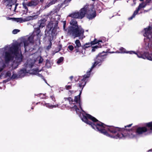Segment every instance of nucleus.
<instances>
[{
	"label": "nucleus",
	"instance_id": "obj_23",
	"mask_svg": "<svg viewBox=\"0 0 152 152\" xmlns=\"http://www.w3.org/2000/svg\"><path fill=\"white\" fill-rule=\"evenodd\" d=\"M119 51L117 50L115 52L117 53H129L130 51H126V49L123 47L119 49Z\"/></svg>",
	"mask_w": 152,
	"mask_h": 152
},
{
	"label": "nucleus",
	"instance_id": "obj_30",
	"mask_svg": "<svg viewBox=\"0 0 152 152\" xmlns=\"http://www.w3.org/2000/svg\"><path fill=\"white\" fill-rule=\"evenodd\" d=\"M146 4L144 5L143 3L140 4L138 7L137 8L139 9L140 10L142 8H143L145 7Z\"/></svg>",
	"mask_w": 152,
	"mask_h": 152
},
{
	"label": "nucleus",
	"instance_id": "obj_51",
	"mask_svg": "<svg viewBox=\"0 0 152 152\" xmlns=\"http://www.w3.org/2000/svg\"><path fill=\"white\" fill-rule=\"evenodd\" d=\"M41 95H42L43 96L42 97H41V98H42V99H44V98H45V96L44 94H40V95H39V96H40Z\"/></svg>",
	"mask_w": 152,
	"mask_h": 152
},
{
	"label": "nucleus",
	"instance_id": "obj_20",
	"mask_svg": "<svg viewBox=\"0 0 152 152\" xmlns=\"http://www.w3.org/2000/svg\"><path fill=\"white\" fill-rule=\"evenodd\" d=\"M94 62L93 64V65L91 67V68L90 69V70L88 71L87 72H89L90 74H91V72L92 71L93 69L98 64H99V63L96 59H94Z\"/></svg>",
	"mask_w": 152,
	"mask_h": 152
},
{
	"label": "nucleus",
	"instance_id": "obj_2",
	"mask_svg": "<svg viewBox=\"0 0 152 152\" xmlns=\"http://www.w3.org/2000/svg\"><path fill=\"white\" fill-rule=\"evenodd\" d=\"M70 23L71 26H68L67 29H66V21H63V29L65 31H67V35L74 37H77L83 35L84 32V29L81 26H78L77 22L76 20H71Z\"/></svg>",
	"mask_w": 152,
	"mask_h": 152
},
{
	"label": "nucleus",
	"instance_id": "obj_33",
	"mask_svg": "<svg viewBox=\"0 0 152 152\" xmlns=\"http://www.w3.org/2000/svg\"><path fill=\"white\" fill-rule=\"evenodd\" d=\"M64 59V58L63 57H60L59 59H58L57 61V63L58 64H60L63 61Z\"/></svg>",
	"mask_w": 152,
	"mask_h": 152
},
{
	"label": "nucleus",
	"instance_id": "obj_58",
	"mask_svg": "<svg viewBox=\"0 0 152 152\" xmlns=\"http://www.w3.org/2000/svg\"><path fill=\"white\" fill-rule=\"evenodd\" d=\"M69 91L70 92H71V93H73L74 92H76V91H70V90Z\"/></svg>",
	"mask_w": 152,
	"mask_h": 152
},
{
	"label": "nucleus",
	"instance_id": "obj_19",
	"mask_svg": "<svg viewBox=\"0 0 152 152\" xmlns=\"http://www.w3.org/2000/svg\"><path fill=\"white\" fill-rule=\"evenodd\" d=\"M27 72V71L26 69H21L20 71L19 72L18 74V77H23L24 75Z\"/></svg>",
	"mask_w": 152,
	"mask_h": 152
},
{
	"label": "nucleus",
	"instance_id": "obj_63",
	"mask_svg": "<svg viewBox=\"0 0 152 152\" xmlns=\"http://www.w3.org/2000/svg\"><path fill=\"white\" fill-rule=\"evenodd\" d=\"M150 151H151V152L152 151V149H151L149 150L148 151V152H150Z\"/></svg>",
	"mask_w": 152,
	"mask_h": 152
},
{
	"label": "nucleus",
	"instance_id": "obj_27",
	"mask_svg": "<svg viewBox=\"0 0 152 152\" xmlns=\"http://www.w3.org/2000/svg\"><path fill=\"white\" fill-rule=\"evenodd\" d=\"M58 11L57 8H55L53 9L52 11H50L49 13L48 14V15H52L55 14V13H57V12Z\"/></svg>",
	"mask_w": 152,
	"mask_h": 152
},
{
	"label": "nucleus",
	"instance_id": "obj_7",
	"mask_svg": "<svg viewBox=\"0 0 152 152\" xmlns=\"http://www.w3.org/2000/svg\"><path fill=\"white\" fill-rule=\"evenodd\" d=\"M129 54H136L139 58L144 59L147 58L149 60L152 61V54H149L148 52H145L143 53H141L139 52L136 53L134 51H130Z\"/></svg>",
	"mask_w": 152,
	"mask_h": 152
},
{
	"label": "nucleus",
	"instance_id": "obj_8",
	"mask_svg": "<svg viewBox=\"0 0 152 152\" xmlns=\"http://www.w3.org/2000/svg\"><path fill=\"white\" fill-rule=\"evenodd\" d=\"M22 44V43L21 42L14 44L10 48L9 51L14 56H16L19 54V48Z\"/></svg>",
	"mask_w": 152,
	"mask_h": 152
},
{
	"label": "nucleus",
	"instance_id": "obj_60",
	"mask_svg": "<svg viewBox=\"0 0 152 152\" xmlns=\"http://www.w3.org/2000/svg\"><path fill=\"white\" fill-rule=\"evenodd\" d=\"M3 69V68L0 67V72H1Z\"/></svg>",
	"mask_w": 152,
	"mask_h": 152
},
{
	"label": "nucleus",
	"instance_id": "obj_32",
	"mask_svg": "<svg viewBox=\"0 0 152 152\" xmlns=\"http://www.w3.org/2000/svg\"><path fill=\"white\" fill-rule=\"evenodd\" d=\"M46 106L47 107H49V108H52L53 107H56V105H50L49 104H46Z\"/></svg>",
	"mask_w": 152,
	"mask_h": 152
},
{
	"label": "nucleus",
	"instance_id": "obj_16",
	"mask_svg": "<svg viewBox=\"0 0 152 152\" xmlns=\"http://www.w3.org/2000/svg\"><path fill=\"white\" fill-rule=\"evenodd\" d=\"M148 129L145 126L138 127L136 130V132L139 134H142L148 132Z\"/></svg>",
	"mask_w": 152,
	"mask_h": 152
},
{
	"label": "nucleus",
	"instance_id": "obj_62",
	"mask_svg": "<svg viewBox=\"0 0 152 152\" xmlns=\"http://www.w3.org/2000/svg\"><path fill=\"white\" fill-rule=\"evenodd\" d=\"M17 5H17V4H16L15 5V9H14V11H15V10H16V8H17Z\"/></svg>",
	"mask_w": 152,
	"mask_h": 152
},
{
	"label": "nucleus",
	"instance_id": "obj_55",
	"mask_svg": "<svg viewBox=\"0 0 152 152\" xmlns=\"http://www.w3.org/2000/svg\"><path fill=\"white\" fill-rule=\"evenodd\" d=\"M39 2H40L42 4H43L44 2V0H39Z\"/></svg>",
	"mask_w": 152,
	"mask_h": 152
},
{
	"label": "nucleus",
	"instance_id": "obj_29",
	"mask_svg": "<svg viewBox=\"0 0 152 152\" xmlns=\"http://www.w3.org/2000/svg\"><path fill=\"white\" fill-rule=\"evenodd\" d=\"M48 40L49 41V45L47 47V48H46L48 50H49L50 48H51L52 45V42H51V41L52 40H50V39H49V38L48 39Z\"/></svg>",
	"mask_w": 152,
	"mask_h": 152
},
{
	"label": "nucleus",
	"instance_id": "obj_38",
	"mask_svg": "<svg viewBox=\"0 0 152 152\" xmlns=\"http://www.w3.org/2000/svg\"><path fill=\"white\" fill-rule=\"evenodd\" d=\"M74 48L73 46L72 45H69L68 46V48L70 51H72L73 50Z\"/></svg>",
	"mask_w": 152,
	"mask_h": 152
},
{
	"label": "nucleus",
	"instance_id": "obj_5",
	"mask_svg": "<svg viewBox=\"0 0 152 152\" xmlns=\"http://www.w3.org/2000/svg\"><path fill=\"white\" fill-rule=\"evenodd\" d=\"M88 6L86 5L81 9L79 12H75L71 14L69 16L75 18L82 19L85 15L88 10Z\"/></svg>",
	"mask_w": 152,
	"mask_h": 152
},
{
	"label": "nucleus",
	"instance_id": "obj_31",
	"mask_svg": "<svg viewBox=\"0 0 152 152\" xmlns=\"http://www.w3.org/2000/svg\"><path fill=\"white\" fill-rule=\"evenodd\" d=\"M62 47V46L61 45L59 44V45H58L56 49V52H58L60 51L61 50Z\"/></svg>",
	"mask_w": 152,
	"mask_h": 152
},
{
	"label": "nucleus",
	"instance_id": "obj_61",
	"mask_svg": "<svg viewBox=\"0 0 152 152\" xmlns=\"http://www.w3.org/2000/svg\"><path fill=\"white\" fill-rule=\"evenodd\" d=\"M5 64H4L3 65L2 68H3V69H4L5 68Z\"/></svg>",
	"mask_w": 152,
	"mask_h": 152
},
{
	"label": "nucleus",
	"instance_id": "obj_14",
	"mask_svg": "<svg viewBox=\"0 0 152 152\" xmlns=\"http://www.w3.org/2000/svg\"><path fill=\"white\" fill-rule=\"evenodd\" d=\"M13 54L10 52L6 51L5 53L4 59L6 62H8L12 60L13 58Z\"/></svg>",
	"mask_w": 152,
	"mask_h": 152
},
{
	"label": "nucleus",
	"instance_id": "obj_22",
	"mask_svg": "<svg viewBox=\"0 0 152 152\" xmlns=\"http://www.w3.org/2000/svg\"><path fill=\"white\" fill-rule=\"evenodd\" d=\"M145 126L148 129V131H152V121L146 123Z\"/></svg>",
	"mask_w": 152,
	"mask_h": 152
},
{
	"label": "nucleus",
	"instance_id": "obj_39",
	"mask_svg": "<svg viewBox=\"0 0 152 152\" xmlns=\"http://www.w3.org/2000/svg\"><path fill=\"white\" fill-rule=\"evenodd\" d=\"M86 43L85 45H84L83 46H82L81 48L82 49H86L87 48H85L86 47H88L89 45H86V44L87 43Z\"/></svg>",
	"mask_w": 152,
	"mask_h": 152
},
{
	"label": "nucleus",
	"instance_id": "obj_42",
	"mask_svg": "<svg viewBox=\"0 0 152 152\" xmlns=\"http://www.w3.org/2000/svg\"><path fill=\"white\" fill-rule=\"evenodd\" d=\"M51 5V4L50 3H47L46 5L45 6L44 9L48 8Z\"/></svg>",
	"mask_w": 152,
	"mask_h": 152
},
{
	"label": "nucleus",
	"instance_id": "obj_17",
	"mask_svg": "<svg viewBox=\"0 0 152 152\" xmlns=\"http://www.w3.org/2000/svg\"><path fill=\"white\" fill-rule=\"evenodd\" d=\"M100 42L102 43V40H97L96 39H95L94 40L91 41V42H88L87 43L86 45H89L88 47H86V48H88L92 46V45H94L97 43L98 44V45H99L100 44Z\"/></svg>",
	"mask_w": 152,
	"mask_h": 152
},
{
	"label": "nucleus",
	"instance_id": "obj_53",
	"mask_svg": "<svg viewBox=\"0 0 152 152\" xmlns=\"http://www.w3.org/2000/svg\"><path fill=\"white\" fill-rule=\"evenodd\" d=\"M73 108L75 109L76 110H78L77 108V106L76 105H75L73 107Z\"/></svg>",
	"mask_w": 152,
	"mask_h": 152
},
{
	"label": "nucleus",
	"instance_id": "obj_47",
	"mask_svg": "<svg viewBox=\"0 0 152 152\" xmlns=\"http://www.w3.org/2000/svg\"><path fill=\"white\" fill-rule=\"evenodd\" d=\"M50 98H51L52 99L53 101H55V98L54 96H53V95L50 96Z\"/></svg>",
	"mask_w": 152,
	"mask_h": 152
},
{
	"label": "nucleus",
	"instance_id": "obj_64",
	"mask_svg": "<svg viewBox=\"0 0 152 152\" xmlns=\"http://www.w3.org/2000/svg\"><path fill=\"white\" fill-rule=\"evenodd\" d=\"M35 71L36 72H39V71H38V69H36V70H35Z\"/></svg>",
	"mask_w": 152,
	"mask_h": 152
},
{
	"label": "nucleus",
	"instance_id": "obj_3",
	"mask_svg": "<svg viewBox=\"0 0 152 152\" xmlns=\"http://www.w3.org/2000/svg\"><path fill=\"white\" fill-rule=\"evenodd\" d=\"M106 130L107 134L105 135L116 139L125 138L130 130V129L109 125H107Z\"/></svg>",
	"mask_w": 152,
	"mask_h": 152
},
{
	"label": "nucleus",
	"instance_id": "obj_4",
	"mask_svg": "<svg viewBox=\"0 0 152 152\" xmlns=\"http://www.w3.org/2000/svg\"><path fill=\"white\" fill-rule=\"evenodd\" d=\"M53 22H50L47 26V34H48V37L50 40H52L53 39V37L56 36L57 34V29L58 28V23L57 22L53 25Z\"/></svg>",
	"mask_w": 152,
	"mask_h": 152
},
{
	"label": "nucleus",
	"instance_id": "obj_34",
	"mask_svg": "<svg viewBox=\"0 0 152 152\" xmlns=\"http://www.w3.org/2000/svg\"><path fill=\"white\" fill-rule=\"evenodd\" d=\"M18 76V75H17V74H13L11 76L10 79H14L16 78H17V77Z\"/></svg>",
	"mask_w": 152,
	"mask_h": 152
},
{
	"label": "nucleus",
	"instance_id": "obj_41",
	"mask_svg": "<svg viewBox=\"0 0 152 152\" xmlns=\"http://www.w3.org/2000/svg\"><path fill=\"white\" fill-rule=\"evenodd\" d=\"M102 45H101V44L100 43V44H99V45H96L94 47H93V48H94L95 49H97L99 48H101L102 47Z\"/></svg>",
	"mask_w": 152,
	"mask_h": 152
},
{
	"label": "nucleus",
	"instance_id": "obj_43",
	"mask_svg": "<svg viewBox=\"0 0 152 152\" xmlns=\"http://www.w3.org/2000/svg\"><path fill=\"white\" fill-rule=\"evenodd\" d=\"M67 99V100L70 103L71 102L72 103V102H73V99H72L70 97H68Z\"/></svg>",
	"mask_w": 152,
	"mask_h": 152
},
{
	"label": "nucleus",
	"instance_id": "obj_18",
	"mask_svg": "<svg viewBox=\"0 0 152 152\" xmlns=\"http://www.w3.org/2000/svg\"><path fill=\"white\" fill-rule=\"evenodd\" d=\"M82 93L81 91H80L79 94L77 96H75V97L74 101L77 103H78L79 104L80 107V109H82L81 107V100H80V96Z\"/></svg>",
	"mask_w": 152,
	"mask_h": 152
},
{
	"label": "nucleus",
	"instance_id": "obj_21",
	"mask_svg": "<svg viewBox=\"0 0 152 152\" xmlns=\"http://www.w3.org/2000/svg\"><path fill=\"white\" fill-rule=\"evenodd\" d=\"M34 36L35 35L34 34H32L28 38L27 40H28L30 43L34 44Z\"/></svg>",
	"mask_w": 152,
	"mask_h": 152
},
{
	"label": "nucleus",
	"instance_id": "obj_46",
	"mask_svg": "<svg viewBox=\"0 0 152 152\" xmlns=\"http://www.w3.org/2000/svg\"><path fill=\"white\" fill-rule=\"evenodd\" d=\"M22 5L23 7L25 8V9H27V7L26 6L27 5H26V4H25L24 2H23L22 3Z\"/></svg>",
	"mask_w": 152,
	"mask_h": 152
},
{
	"label": "nucleus",
	"instance_id": "obj_6",
	"mask_svg": "<svg viewBox=\"0 0 152 152\" xmlns=\"http://www.w3.org/2000/svg\"><path fill=\"white\" fill-rule=\"evenodd\" d=\"M46 21V20L45 18L42 19L40 20H39L38 24V26L34 29L33 32L34 34L36 35L37 37H38L39 34L41 32L40 29L41 28H42L44 27L45 25V22Z\"/></svg>",
	"mask_w": 152,
	"mask_h": 152
},
{
	"label": "nucleus",
	"instance_id": "obj_50",
	"mask_svg": "<svg viewBox=\"0 0 152 152\" xmlns=\"http://www.w3.org/2000/svg\"><path fill=\"white\" fill-rule=\"evenodd\" d=\"M132 124H129L128 125H127L126 126H125V128H126L127 127H131L132 126ZM125 129H126V128H125Z\"/></svg>",
	"mask_w": 152,
	"mask_h": 152
},
{
	"label": "nucleus",
	"instance_id": "obj_26",
	"mask_svg": "<svg viewBox=\"0 0 152 152\" xmlns=\"http://www.w3.org/2000/svg\"><path fill=\"white\" fill-rule=\"evenodd\" d=\"M5 2L7 3V6L9 7H12V5H14V4H12V0H4Z\"/></svg>",
	"mask_w": 152,
	"mask_h": 152
},
{
	"label": "nucleus",
	"instance_id": "obj_49",
	"mask_svg": "<svg viewBox=\"0 0 152 152\" xmlns=\"http://www.w3.org/2000/svg\"><path fill=\"white\" fill-rule=\"evenodd\" d=\"M43 59L42 58H40L39 61V64L42 63L43 61Z\"/></svg>",
	"mask_w": 152,
	"mask_h": 152
},
{
	"label": "nucleus",
	"instance_id": "obj_25",
	"mask_svg": "<svg viewBox=\"0 0 152 152\" xmlns=\"http://www.w3.org/2000/svg\"><path fill=\"white\" fill-rule=\"evenodd\" d=\"M23 42L24 44V46L25 48V50L26 51L27 46L29 45L30 43L28 41V40L26 39H24L23 40Z\"/></svg>",
	"mask_w": 152,
	"mask_h": 152
},
{
	"label": "nucleus",
	"instance_id": "obj_59",
	"mask_svg": "<svg viewBox=\"0 0 152 152\" xmlns=\"http://www.w3.org/2000/svg\"><path fill=\"white\" fill-rule=\"evenodd\" d=\"M73 78V76H71L70 77H69V78L71 80H72V79Z\"/></svg>",
	"mask_w": 152,
	"mask_h": 152
},
{
	"label": "nucleus",
	"instance_id": "obj_52",
	"mask_svg": "<svg viewBox=\"0 0 152 152\" xmlns=\"http://www.w3.org/2000/svg\"><path fill=\"white\" fill-rule=\"evenodd\" d=\"M78 84L79 85L78 86L80 87L81 88L82 87H83V83H79Z\"/></svg>",
	"mask_w": 152,
	"mask_h": 152
},
{
	"label": "nucleus",
	"instance_id": "obj_28",
	"mask_svg": "<svg viewBox=\"0 0 152 152\" xmlns=\"http://www.w3.org/2000/svg\"><path fill=\"white\" fill-rule=\"evenodd\" d=\"M33 17L31 16H28L23 19L24 20L23 21L24 22L33 19Z\"/></svg>",
	"mask_w": 152,
	"mask_h": 152
},
{
	"label": "nucleus",
	"instance_id": "obj_45",
	"mask_svg": "<svg viewBox=\"0 0 152 152\" xmlns=\"http://www.w3.org/2000/svg\"><path fill=\"white\" fill-rule=\"evenodd\" d=\"M57 0H52L49 3L50 4H51V5H52V4H55Z\"/></svg>",
	"mask_w": 152,
	"mask_h": 152
},
{
	"label": "nucleus",
	"instance_id": "obj_10",
	"mask_svg": "<svg viewBox=\"0 0 152 152\" xmlns=\"http://www.w3.org/2000/svg\"><path fill=\"white\" fill-rule=\"evenodd\" d=\"M88 10L87 14V18L89 20H92L95 18L96 16V12L93 7H92L90 10H88Z\"/></svg>",
	"mask_w": 152,
	"mask_h": 152
},
{
	"label": "nucleus",
	"instance_id": "obj_15",
	"mask_svg": "<svg viewBox=\"0 0 152 152\" xmlns=\"http://www.w3.org/2000/svg\"><path fill=\"white\" fill-rule=\"evenodd\" d=\"M90 75V72H87L86 74H85L83 76V78L81 80L80 82L81 83H83V87L82 88L81 90L83 89V88L84 87L86 84V79L89 77Z\"/></svg>",
	"mask_w": 152,
	"mask_h": 152
},
{
	"label": "nucleus",
	"instance_id": "obj_9",
	"mask_svg": "<svg viewBox=\"0 0 152 152\" xmlns=\"http://www.w3.org/2000/svg\"><path fill=\"white\" fill-rule=\"evenodd\" d=\"M106 53L107 52H105L104 51H103L102 53H99L95 59L99 63H102L106 58L107 56V54H106Z\"/></svg>",
	"mask_w": 152,
	"mask_h": 152
},
{
	"label": "nucleus",
	"instance_id": "obj_1",
	"mask_svg": "<svg viewBox=\"0 0 152 152\" xmlns=\"http://www.w3.org/2000/svg\"><path fill=\"white\" fill-rule=\"evenodd\" d=\"M81 119L84 122L90 125L93 129L104 135L107 134L106 128L107 125L98 120L94 117L86 113L83 115Z\"/></svg>",
	"mask_w": 152,
	"mask_h": 152
},
{
	"label": "nucleus",
	"instance_id": "obj_12",
	"mask_svg": "<svg viewBox=\"0 0 152 152\" xmlns=\"http://www.w3.org/2000/svg\"><path fill=\"white\" fill-rule=\"evenodd\" d=\"M75 43L76 45L74 46L75 50L76 53L77 52H82L81 44L80 40L77 39L75 40Z\"/></svg>",
	"mask_w": 152,
	"mask_h": 152
},
{
	"label": "nucleus",
	"instance_id": "obj_56",
	"mask_svg": "<svg viewBox=\"0 0 152 152\" xmlns=\"http://www.w3.org/2000/svg\"><path fill=\"white\" fill-rule=\"evenodd\" d=\"M151 0H146V3H150L151 1Z\"/></svg>",
	"mask_w": 152,
	"mask_h": 152
},
{
	"label": "nucleus",
	"instance_id": "obj_54",
	"mask_svg": "<svg viewBox=\"0 0 152 152\" xmlns=\"http://www.w3.org/2000/svg\"><path fill=\"white\" fill-rule=\"evenodd\" d=\"M10 78H9L7 80H4L3 81V82H4V83H6V82H7V81H8L10 80Z\"/></svg>",
	"mask_w": 152,
	"mask_h": 152
},
{
	"label": "nucleus",
	"instance_id": "obj_48",
	"mask_svg": "<svg viewBox=\"0 0 152 152\" xmlns=\"http://www.w3.org/2000/svg\"><path fill=\"white\" fill-rule=\"evenodd\" d=\"M135 16L133 14V15L131 17L129 18H128L129 20H132L133 18H134L135 17Z\"/></svg>",
	"mask_w": 152,
	"mask_h": 152
},
{
	"label": "nucleus",
	"instance_id": "obj_13",
	"mask_svg": "<svg viewBox=\"0 0 152 152\" xmlns=\"http://www.w3.org/2000/svg\"><path fill=\"white\" fill-rule=\"evenodd\" d=\"M39 3V0H31L27 2L26 4L28 7L34 8L38 5Z\"/></svg>",
	"mask_w": 152,
	"mask_h": 152
},
{
	"label": "nucleus",
	"instance_id": "obj_36",
	"mask_svg": "<svg viewBox=\"0 0 152 152\" xmlns=\"http://www.w3.org/2000/svg\"><path fill=\"white\" fill-rule=\"evenodd\" d=\"M20 30L17 29H15L13 30L12 31V33L14 34H17L18 32H19Z\"/></svg>",
	"mask_w": 152,
	"mask_h": 152
},
{
	"label": "nucleus",
	"instance_id": "obj_24",
	"mask_svg": "<svg viewBox=\"0 0 152 152\" xmlns=\"http://www.w3.org/2000/svg\"><path fill=\"white\" fill-rule=\"evenodd\" d=\"M10 19H12L13 20L17 22H19L20 23H22L23 22H24L23 20H24L22 18H10Z\"/></svg>",
	"mask_w": 152,
	"mask_h": 152
},
{
	"label": "nucleus",
	"instance_id": "obj_37",
	"mask_svg": "<svg viewBox=\"0 0 152 152\" xmlns=\"http://www.w3.org/2000/svg\"><path fill=\"white\" fill-rule=\"evenodd\" d=\"M140 10L138 8H137L136 10L134 11L133 15L135 16L137 14Z\"/></svg>",
	"mask_w": 152,
	"mask_h": 152
},
{
	"label": "nucleus",
	"instance_id": "obj_57",
	"mask_svg": "<svg viewBox=\"0 0 152 152\" xmlns=\"http://www.w3.org/2000/svg\"><path fill=\"white\" fill-rule=\"evenodd\" d=\"M92 49L91 50L92 52H94L95 51V49L93 48V47H92Z\"/></svg>",
	"mask_w": 152,
	"mask_h": 152
},
{
	"label": "nucleus",
	"instance_id": "obj_40",
	"mask_svg": "<svg viewBox=\"0 0 152 152\" xmlns=\"http://www.w3.org/2000/svg\"><path fill=\"white\" fill-rule=\"evenodd\" d=\"M65 88L67 90H69L72 88V86H71L70 85H66L65 86Z\"/></svg>",
	"mask_w": 152,
	"mask_h": 152
},
{
	"label": "nucleus",
	"instance_id": "obj_11",
	"mask_svg": "<svg viewBox=\"0 0 152 152\" xmlns=\"http://www.w3.org/2000/svg\"><path fill=\"white\" fill-rule=\"evenodd\" d=\"M144 30V36L150 40L152 39V27L149 26L148 28H145Z\"/></svg>",
	"mask_w": 152,
	"mask_h": 152
},
{
	"label": "nucleus",
	"instance_id": "obj_44",
	"mask_svg": "<svg viewBox=\"0 0 152 152\" xmlns=\"http://www.w3.org/2000/svg\"><path fill=\"white\" fill-rule=\"evenodd\" d=\"M71 0H65L63 2V3L64 4H66L69 3Z\"/></svg>",
	"mask_w": 152,
	"mask_h": 152
},
{
	"label": "nucleus",
	"instance_id": "obj_35",
	"mask_svg": "<svg viewBox=\"0 0 152 152\" xmlns=\"http://www.w3.org/2000/svg\"><path fill=\"white\" fill-rule=\"evenodd\" d=\"M11 75V73L10 71H8L5 74V76L6 77H10Z\"/></svg>",
	"mask_w": 152,
	"mask_h": 152
}]
</instances>
